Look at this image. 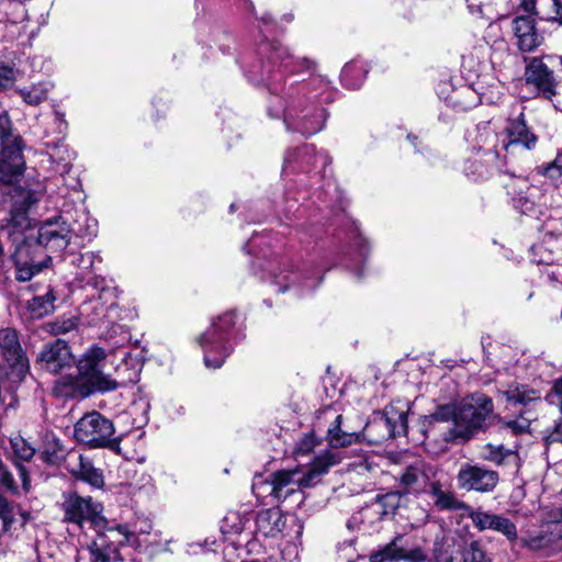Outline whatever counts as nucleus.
<instances>
[{
    "mask_svg": "<svg viewBox=\"0 0 562 562\" xmlns=\"http://www.w3.org/2000/svg\"><path fill=\"white\" fill-rule=\"evenodd\" d=\"M12 258L15 265V278L21 282L31 280L35 273H38L44 267H47L50 260L49 258H45L44 260L35 261L32 256L31 246L26 243L16 246Z\"/></svg>",
    "mask_w": 562,
    "mask_h": 562,
    "instance_id": "b1692460",
    "label": "nucleus"
},
{
    "mask_svg": "<svg viewBox=\"0 0 562 562\" xmlns=\"http://www.w3.org/2000/svg\"><path fill=\"white\" fill-rule=\"evenodd\" d=\"M553 390L559 397L560 408L562 412V376L554 382Z\"/></svg>",
    "mask_w": 562,
    "mask_h": 562,
    "instance_id": "e2e57ef3",
    "label": "nucleus"
},
{
    "mask_svg": "<svg viewBox=\"0 0 562 562\" xmlns=\"http://www.w3.org/2000/svg\"><path fill=\"white\" fill-rule=\"evenodd\" d=\"M269 274L271 283L277 286L278 292H285L295 289L297 295H302L305 291L314 290L322 281V277H316L317 272L303 273L295 269L291 262H284L276 269H270Z\"/></svg>",
    "mask_w": 562,
    "mask_h": 562,
    "instance_id": "f8f14e48",
    "label": "nucleus"
},
{
    "mask_svg": "<svg viewBox=\"0 0 562 562\" xmlns=\"http://www.w3.org/2000/svg\"><path fill=\"white\" fill-rule=\"evenodd\" d=\"M460 553L462 562H492L480 540L465 542Z\"/></svg>",
    "mask_w": 562,
    "mask_h": 562,
    "instance_id": "a19ab883",
    "label": "nucleus"
},
{
    "mask_svg": "<svg viewBox=\"0 0 562 562\" xmlns=\"http://www.w3.org/2000/svg\"><path fill=\"white\" fill-rule=\"evenodd\" d=\"M55 123L58 134H64L67 130V121L65 120V114L55 110Z\"/></svg>",
    "mask_w": 562,
    "mask_h": 562,
    "instance_id": "13d9d810",
    "label": "nucleus"
},
{
    "mask_svg": "<svg viewBox=\"0 0 562 562\" xmlns=\"http://www.w3.org/2000/svg\"><path fill=\"white\" fill-rule=\"evenodd\" d=\"M122 356L121 362L114 366L115 379L105 373L108 369V355L98 345H93L86 350L78 362L77 369L79 374L91 384L94 391H114L128 383H135L138 380L143 366V351L136 355L123 351Z\"/></svg>",
    "mask_w": 562,
    "mask_h": 562,
    "instance_id": "7ed1b4c3",
    "label": "nucleus"
},
{
    "mask_svg": "<svg viewBox=\"0 0 562 562\" xmlns=\"http://www.w3.org/2000/svg\"><path fill=\"white\" fill-rule=\"evenodd\" d=\"M547 2L552 3L553 14L544 16V19L559 22L562 25V0H547Z\"/></svg>",
    "mask_w": 562,
    "mask_h": 562,
    "instance_id": "5fc2aeb1",
    "label": "nucleus"
},
{
    "mask_svg": "<svg viewBox=\"0 0 562 562\" xmlns=\"http://www.w3.org/2000/svg\"><path fill=\"white\" fill-rule=\"evenodd\" d=\"M49 155L53 162L57 165L58 172L64 175L70 171L71 162L75 159V153L66 145H56Z\"/></svg>",
    "mask_w": 562,
    "mask_h": 562,
    "instance_id": "79ce46f5",
    "label": "nucleus"
},
{
    "mask_svg": "<svg viewBox=\"0 0 562 562\" xmlns=\"http://www.w3.org/2000/svg\"><path fill=\"white\" fill-rule=\"evenodd\" d=\"M65 456V448L53 432H46L43 438L42 457L47 463H57Z\"/></svg>",
    "mask_w": 562,
    "mask_h": 562,
    "instance_id": "c9c22d12",
    "label": "nucleus"
},
{
    "mask_svg": "<svg viewBox=\"0 0 562 562\" xmlns=\"http://www.w3.org/2000/svg\"><path fill=\"white\" fill-rule=\"evenodd\" d=\"M355 245L358 247L359 255L361 257H364L368 254L369 246H368L367 240L362 236L359 235L357 237Z\"/></svg>",
    "mask_w": 562,
    "mask_h": 562,
    "instance_id": "bf43d9fd",
    "label": "nucleus"
},
{
    "mask_svg": "<svg viewBox=\"0 0 562 562\" xmlns=\"http://www.w3.org/2000/svg\"><path fill=\"white\" fill-rule=\"evenodd\" d=\"M510 202L518 212L532 214L541 196L538 187L532 186L527 178L513 177L505 184Z\"/></svg>",
    "mask_w": 562,
    "mask_h": 562,
    "instance_id": "a211bd4d",
    "label": "nucleus"
},
{
    "mask_svg": "<svg viewBox=\"0 0 562 562\" xmlns=\"http://www.w3.org/2000/svg\"><path fill=\"white\" fill-rule=\"evenodd\" d=\"M493 413V402L484 394H475L458 405H440L426 417V436L435 435L438 424H446L440 430L445 441H467L480 430Z\"/></svg>",
    "mask_w": 562,
    "mask_h": 562,
    "instance_id": "f03ea898",
    "label": "nucleus"
},
{
    "mask_svg": "<svg viewBox=\"0 0 562 562\" xmlns=\"http://www.w3.org/2000/svg\"><path fill=\"white\" fill-rule=\"evenodd\" d=\"M75 363L70 347L63 339H56L43 346L36 356V364L50 373H61Z\"/></svg>",
    "mask_w": 562,
    "mask_h": 562,
    "instance_id": "f3484780",
    "label": "nucleus"
},
{
    "mask_svg": "<svg viewBox=\"0 0 562 562\" xmlns=\"http://www.w3.org/2000/svg\"><path fill=\"white\" fill-rule=\"evenodd\" d=\"M55 296L52 291H47L44 295L33 297L27 302V310L33 318H42L55 308Z\"/></svg>",
    "mask_w": 562,
    "mask_h": 562,
    "instance_id": "58836bf2",
    "label": "nucleus"
},
{
    "mask_svg": "<svg viewBox=\"0 0 562 562\" xmlns=\"http://www.w3.org/2000/svg\"><path fill=\"white\" fill-rule=\"evenodd\" d=\"M492 0H465L469 12L473 15L490 19Z\"/></svg>",
    "mask_w": 562,
    "mask_h": 562,
    "instance_id": "8fccbe9b",
    "label": "nucleus"
},
{
    "mask_svg": "<svg viewBox=\"0 0 562 562\" xmlns=\"http://www.w3.org/2000/svg\"><path fill=\"white\" fill-rule=\"evenodd\" d=\"M68 259H69L70 265H72L74 267H77L83 271L91 270L94 266L95 260H98L99 262H101V260H102L98 254L92 252V251H88L85 254L70 252L68 255Z\"/></svg>",
    "mask_w": 562,
    "mask_h": 562,
    "instance_id": "de8ad7c7",
    "label": "nucleus"
},
{
    "mask_svg": "<svg viewBox=\"0 0 562 562\" xmlns=\"http://www.w3.org/2000/svg\"><path fill=\"white\" fill-rule=\"evenodd\" d=\"M514 33L517 46L524 53L535 50L542 44L543 37L537 32L533 20L528 16H517L514 20Z\"/></svg>",
    "mask_w": 562,
    "mask_h": 562,
    "instance_id": "a878e982",
    "label": "nucleus"
},
{
    "mask_svg": "<svg viewBox=\"0 0 562 562\" xmlns=\"http://www.w3.org/2000/svg\"><path fill=\"white\" fill-rule=\"evenodd\" d=\"M330 164L326 153H316L313 145H304L300 148L286 151L283 164V172L286 175L313 170L319 172Z\"/></svg>",
    "mask_w": 562,
    "mask_h": 562,
    "instance_id": "2eb2a0df",
    "label": "nucleus"
},
{
    "mask_svg": "<svg viewBox=\"0 0 562 562\" xmlns=\"http://www.w3.org/2000/svg\"><path fill=\"white\" fill-rule=\"evenodd\" d=\"M18 470H19V473H20V477L22 480V486H23V490L25 492L29 491L30 488V477L27 475V472L25 470V468L23 465H18Z\"/></svg>",
    "mask_w": 562,
    "mask_h": 562,
    "instance_id": "052dcab7",
    "label": "nucleus"
},
{
    "mask_svg": "<svg viewBox=\"0 0 562 562\" xmlns=\"http://www.w3.org/2000/svg\"><path fill=\"white\" fill-rule=\"evenodd\" d=\"M480 458L499 467L516 462L518 456L515 450L505 448L504 445L485 443L480 449Z\"/></svg>",
    "mask_w": 562,
    "mask_h": 562,
    "instance_id": "7c9ffc66",
    "label": "nucleus"
},
{
    "mask_svg": "<svg viewBox=\"0 0 562 562\" xmlns=\"http://www.w3.org/2000/svg\"><path fill=\"white\" fill-rule=\"evenodd\" d=\"M105 338L110 340L112 349L111 356L115 357L117 349L125 346V344L130 341L131 335L124 326L114 324L105 334Z\"/></svg>",
    "mask_w": 562,
    "mask_h": 562,
    "instance_id": "a18cd8bd",
    "label": "nucleus"
},
{
    "mask_svg": "<svg viewBox=\"0 0 562 562\" xmlns=\"http://www.w3.org/2000/svg\"><path fill=\"white\" fill-rule=\"evenodd\" d=\"M340 461L341 456L338 452L325 451L314 459L306 472L299 469L274 472L265 482V487L276 499H285L301 487H311L317 484L321 477Z\"/></svg>",
    "mask_w": 562,
    "mask_h": 562,
    "instance_id": "20e7f679",
    "label": "nucleus"
},
{
    "mask_svg": "<svg viewBox=\"0 0 562 562\" xmlns=\"http://www.w3.org/2000/svg\"><path fill=\"white\" fill-rule=\"evenodd\" d=\"M550 442H562V419L554 425L553 430L547 437Z\"/></svg>",
    "mask_w": 562,
    "mask_h": 562,
    "instance_id": "4d7b16f0",
    "label": "nucleus"
},
{
    "mask_svg": "<svg viewBox=\"0 0 562 562\" xmlns=\"http://www.w3.org/2000/svg\"><path fill=\"white\" fill-rule=\"evenodd\" d=\"M284 19L290 22L292 20V15H284Z\"/></svg>",
    "mask_w": 562,
    "mask_h": 562,
    "instance_id": "774afa93",
    "label": "nucleus"
},
{
    "mask_svg": "<svg viewBox=\"0 0 562 562\" xmlns=\"http://www.w3.org/2000/svg\"><path fill=\"white\" fill-rule=\"evenodd\" d=\"M61 508L64 520L85 529L86 526L95 530H104L110 524L102 515L103 506L92 497H82L77 493H64Z\"/></svg>",
    "mask_w": 562,
    "mask_h": 562,
    "instance_id": "6e6552de",
    "label": "nucleus"
},
{
    "mask_svg": "<svg viewBox=\"0 0 562 562\" xmlns=\"http://www.w3.org/2000/svg\"><path fill=\"white\" fill-rule=\"evenodd\" d=\"M524 79L536 97L553 101L559 94L560 80L554 71L543 61L541 57H529L524 59Z\"/></svg>",
    "mask_w": 562,
    "mask_h": 562,
    "instance_id": "9d476101",
    "label": "nucleus"
},
{
    "mask_svg": "<svg viewBox=\"0 0 562 562\" xmlns=\"http://www.w3.org/2000/svg\"><path fill=\"white\" fill-rule=\"evenodd\" d=\"M0 142L2 147L23 145L20 135L12 133L11 121L8 113L0 108Z\"/></svg>",
    "mask_w": 562,
    "mask_h": 562,
    "instance_id": "c03bdc74",
    "label": "nucleus"
},
{
    "mask_svg": "<svg viewBox=\"0 0 562 562\" xmlns=\"http://www.w3.org/2000/svg\"><path fill=\"white\" fill-rule=\"evenodd\" d=\"M256 240V235H254V237L251 238V240L249 241L248 245H246V249H247V252H250V247H252V244L255 243Z\"/></svg>",
    "mask_w": 562,
    "mask_h": 562,
    "instance_id": "0e129e2a",
    "label": "nucleus"
},
{
    "mask_svg": "<svg viewBox=\"0 0 562 562\" xmlns=\"http://www.w3.org/2000/svg\"><path fill=\"white\" fill-rule=\"evenodd\" d=\"M315 446H316V438L314 436V432L305 434L296 443L295 453L297 456L307 454L314 449Z\"/></svg>",
    "mask_w": 562,
    "mask_h": 562,
    "instance_id": "603ef678",
    "label": "nucleus"
},
{
    "mask_svg": "<svg viewBox=\"0 0 562 562\" xmlns=\"http://www.w3.org/2000/svg\"><path fill=\"white\" fill-rule=\"evenodd\" d=\"M120 562H138V561L133 560V559H131V560H123V559L121 558V561H120Z\"/></svg>",
    "mask_w": 562,
    "mask_h": 562,
    "instance_id": "338daca9",
    "label": "nucleus"
},
{
    "mask_svg": "<svg viewBox=\"0 0 562 562\" xmlns=\"http://www.w3.org/2000/svg\"><path fill=\"white\" fill-rule=\"evenodd\" d=\"M259 52L265 60L250 69L249 78L255 83L267 86L271 94L268 101L269 116L282 117L288 131L303 136L319 132L324 126L326 112L317 106L315 101H323V94L328 92L329 82L321 76L303 82L293 81L288 86L284 82L285 71L295 72L301 68L310 70L314 61L305 57H294L279 42L265 43ZM327 100V97L324 98V101Z\"/></svg>",
    "mask_w": 562,
    "mask_h": 562,
    "instance_id": "f257e3e1",
    "label": "nucleus"
},
{
    "mask_svg": "<svg viewBox=\"0 0 562 562\" xmlns=\"http://www.w3.org/2000/svg\"><path fill=\"white\" fill-rule=\"evenodd\" d=\"M425 467L423 461H416L408 465L401 475L402 485L407 490H419L428 480Z\"/></svg>",
    "mask_w": 562,
    "mask_h": 562,
    "instance_id": "72a5a7b5",
    "label": "nucleus"
},
{
    "mask_svg": "<svg viewBox=\"0 0 562 562\" xmlns=\"http://www.w3.org/2000/svg\"><path fill=\"white\" fill-rule=\"evenodd\" d=\"M236 323V314L226 312L214 319L211 326L199 337L198 341L204 353L207 368H221L232 352L231 338Z\"/></svg>",
    "mask_w": 562,
    "mask_h": 562,
    "instance_id": "423d86ee",
    "label": "nucleus"
},
{
    "mask_svg": "<svg viewBox=\"0 0 562 562\" xmlns=\"http://www.w3.org/2000/svg\"><path fill=\"white\" fill-rule=\"evenodd\" d=\"M9 443L10 449L16 459L30 461L35 454V449L21 435L10 437Z\"/></svg>",
    "mask_w": 562,
    "mask_h": 562,
    "instance_id": "49530a36",
    "label": "nucleus"
},
{
    "mask_svg": "<svg viewBox=\"0 0 562 562\" xmlns=\"http://www.w3.org/2000/svg\"><path fill=\"white\" fill-rule=\"evenodd\" d=\"M23 145L2 147L0 151V182L12 184L23 175L25 161Z\"/></svg>",
    "mask_w": 562,
    "mask_h": 562,
    "instance_id": "5701e85b",
    "label": "nucleus"
},
{
    "mask_svg": "<svg viewBox=\"0 0 562 562\" xmlns=\"http://www.w3.org/2000/svg\"><path fill=\"white\" fill-rule=\"evenodd\" d=\"M526 547L531 550L552 549L562 547V508H551L542 516L540 530L525 540Z\"/></svg>",
    "mask_w": 562,
    "mask_h": 562,
    "instance_id": "ddd939ff",
    "label": "nucleus"
},
{
    "mask_svg": "<svg viewBox=\"0 0 562 562\" xmlns=\"http://www.w3.org/2000/svg\"><path fill=\"white\" fill-rule=\"evenodd\" d=\"M367 72L368 70L362 63L352 61L345 65L340 78L346 88L356 90L362 86Z\"/></svg>",
    "mask_w": 562,
    "mask_h": 562,
    "instance_id": "f704fd0d",
    "label": "nucleus"
},
{
    "mask_svg": "<svg viewBox=\"0 0 562 562\" xmlns=\"http://www.w3.org/2000/svg\"><path fill=\"white\" fill-rule=\"evenodd\" d=\"M467 514L479 531L493 530L502 533L508 541H515L518 538L516 525L507 517L481 508L473 509L470 506Z\"/></svg>",
    "mask_w": 562,
    "mask_h": 562,
    "instance_id": "412c9836",
    "label": "nucleus"
},
{
    "mask_svg": "<svg viewBox=\"0 0 562 562\" xmlns=\"http://www.w3.org/2000/svg\"><path fill=\"white\" fill-rule=\"evenodd\" d=\"M501 167V158L492 144L487 148H480L465 162L463 171L473 181H482L492 177Z\"/></svg>",
    "mask_w": 562,
    "mask_h": 562,
    "instance_id": "6ab92c4d",
    "label": "nucleus"
},
{
    "mask_svg": "<svg viewBox=\"0 0 562 562\" xmlns=\"http://www.w3.org/2000/svg\"><path fill=\"white\" fill-rule=\"evenodd\" d=\"M52 89V85L48 82H38L36 85H32L26 88L20 89L18 92L22 100L32 106H36L44 102L47 97L48 92Z\"/></svg>",
    "mask_w": 562,
    "mask_h": 562,
    "instance_id": "4c0bfd02",
    "label": "nucleus"
},
{
    "mask_svg": "<svg viewBox=\"0 0 562 562\" xmlns=\"http://www.w3.org/2000/svg\"><path fill=\"white\" fill-rule=\"evenodd\" d=\"M78 318L75 316L56 318L44 325V330L50 335L59 336L78 329Z\"/></svg>",
    "mask_w": 562,
    "mask_h": 562,
    "instance_id": "37998d69",
    "label": "nucleus"
},
{
    "mask_svg": "<svg viewBox=\"0 0 562 562\" xmlns=\"http://www.w3.org/2000/svg\"><path fill=\"white\" fill-rule=\"evenodd\" d=\"M258 20L262 25L270 26L271 29L277 26L270 13H262Z\"/></svg>",
    "mask_w": 562,
    "mask_h": 562,
    "instance_id": "680f3d73",
    "label": "nucleus"
},
{
    "mask_svg": "<svg viewBox=\"0 0 562 562\" xmlns=\"http://www.w3.org/2000/svg\"><path fill=\"white\" fill-rule=\"evenodd\" d=\"M256 526L263 536H271L281 532L283 527L282 516L279 510L270 509L258 514Z\"/></svg>",
    "mask_w": 562,
    "mask_h": 562,
    "instance_id": "473e14b6",
    "label": "nucleus"
},
{
    "mask_svg": "<svg viewBox=\"0 0 562 562\" xmlns=\"http://www.w3.org/2000/svg\"><path fill=\"white\" fill-rule=\"evenodd\" d=\"M390 497V495H376L374 501L371 502V504L362 510V514L366 516L372 514L381 518L383 515L386 514L384 505Z\"/></svg>",
    "mask_w": 562,
    "mask_h": 562,
    "instance_id": "3c124183",
    "label": "nucleus"
},
{
    "mask_svg": "<svg viewBox=\"0 0 562 562\" xmlns=\"http://www.w3.org/2000/svg\"><path fill=\"white\" fill-rule=\"evenodd\" d=\"M406 423L405 413L395 412L393 407L385 408L384 412L376 413L359 432L361 441L379 445L405 431Z\"/></svg>",
    "mask_w": 562,
    "mask_h": 562,
    "instance_id": "9b49d317",
    "label": "nucleus"
},
{
    "mask_svg": "<svg viewBox=\"0 0 562 562\" xmlns=\"http://www.w3.org/2000/svg\"><path fill=\"white\" fill-rule=\"evenodd\" d=\"M342 416L337 415L326 432V440L331 448H344L361 441V435L357 431L342 429Z\"/></svg>",
    "mask_w": 562,
    "mask_h": 562,
    "instance_id": "c85d7f7f",
    "label": "nucleus"
},
{
    "mask_svg": "<svg viewBox=\"0 0 562 562\" xmlns=\"http://www.w3.org/2000/svg\"><path fill=\"white\" fill-rule=\"evenodd\" d=\"M95 538L89 544L90 562H119V546L135 543L136 531L126 525L109 524L104 530H95Z\"/></svg>",
    "mask_w": 562,
    "mask_h": 562,
    "instance_id": "1a4fd4ad",
    "label": "nucleus"
},
{
    "mask_svg": "<svg viewBox=\"0 0 562 562\" xmlns=\"http://www.w3.org/2000/svg\"><path fill=\"white\" fill-rule=\"evenodd\" d=\"M80 218H82L85 226H81L80 221H78L79 226L71 227L74 244L77 246H83L86 243L91 241L98 234L94 220L90 218L86 213H82Z\"/></svg>",
    "mask_w": 562,
    "mask_h": 562,
    "instance_id": "e433bc0d",
    "label": "nucleus"
},
{
    "mask_svg": "<svg viewBox=\"0 0 562 562\" xmlns=\"http://www.w3.org/2000/svg\"><path fill=\"white\" fill-rule=\"evenodd\" d=\"M0 349L11 367H25L27 361L21 348L16 330L12 328L0 329Z\"/></svg>",
    "mask_w": 562,
    "mask_h": 562,
    "instance_id": "bb28decb",
    "label": "nucleus"
},
{
    "mask_svg": "<svg viewBox=\"0 0 562 562\" xmlns=\"http://www.w3.org/2000/svg\"><path fill=\"white\" fill-rule=\"evenodd\" d=\"M71 473L78 480L90 484L92 487L101 488L104 484L102 472L94 468L89 459L82 456H78V461L71 469Z\"/></svg>",
    "mask_w": 562,
    "mask_h": 562,
    "instance_id": "2f4dec72",
    "label": "nucleus"
},
{
    "mask_svg": "<svg viewBox=\"0 0 562 562\" xmlns=\"http://www.w3.org/2000/svg\"><path fill=\"white\" fill-rule=\"evenodd\" d=\"M429 495L435 506L440 510H467L469 505L459 501L454 493L439 481L429 483Z\"/></svg>",
    "mask_w": 562,
    "mask_h": 562,
    "instance_id": "cd10ccee",
    "label": "nucleus"
},
{
    "mask_svg": "<svg viewBox=\"0 0 562 562\" xmlns=\"http://www.w3.org/2000/svg\"><path fill=\"white\" fill-rule=\"evenodd\" d=\"M114 432L113 423L95 411L82 416L75 426V437L79 442L120 452L121 439L114 437Z\"/></svg>",
    "mask_w": 562,
    "mask_h": 562,
    "instance_id": "0eeeda50",
    "label": "nucleus"
},
{
    "mask_svg": "<svg viewBox=\"0 0 562 562\" xmlns=\"http://www.w3.org/2000/svg\"><path fill=\"white\" fill-rule=\"evenodd\" d=\"M98 301L104 307V317H111L112 312L117 308V290L114 286H103L100 290Z\"/></svg>",
    "mask_w": 562,
    "mask_h": 562,
    "instance_id": "09e8293b",
    "label": "nucleus"
},
{
    "mask_svg": "<svg viewBox=\"0 0 562 562\" xmlns=\"http://www.w3.org/2000/svg\"><path fill=\"white\" fill-rule=\"evenodd\" d=\"M13 80V69L11 67L0 65V86L3 87Z\"/></svg>",
    "mask_w": 562,
    "mask_h": 562,
    "instance_id": "6e6d98bb",
    "label": "nucleus"
},
{
    "mask_svg": "<svg viewBox=\"0 0 562 562\" xmlns=\"http://www.w3.org/2000/svg\"><path fill=\"white\" fill-rule=\"evenodd\" d=\"M517 113V117H509L506 125V134L508 143L504 146L506 149L513 145H522L526 149L536 147L538 137L527 126L524 115V106L516 102L513 105V114Z\"/></svg>",
    "mask_w": 562,
    "mask_h": 562,
    "instance_id": "4be33fe9",
    "label": "nucleus"
},
{
    "mask_svg": "<svg viewBox=\"0 0 562 562\" xmlns=\"http://www.w3.org/2000/svg\"><path fill=\"white\" fill-rule=\"evenodd\" d=\"M542 2H547V0H518V7L528 14L539 15L544 19L541 11L537 9V4Z\"/></svg>",
    "mask_w": 562,
    "mask_h": 562,
    "instance_id": "864d4df0",
    "label": "nucleus"
},
{
    "mask_svg": "<svg viewBox=\"0 0 562 562\" xmlns=\"http://www.w3.org/2000/svg\"><path fill=\"white\" fill-rule=\"evenodd\" d=\"M29 518V513L21 510L18 505L10 502L0 492V519L2 521V530L4 532L10 531L16 522L23 527Z\"/></svg>",
    "mask_w": 562,
    "mask_h": 562,
    "instance_id": "c756f323",
    "label": "nucleus"
},
{
    "mask_svg": "<svg viewBox=\"0 0 562 562\" xmlns=\"http://www.w3.org/2000/svg\"><path fill=\"white\" fill-rule=\"evenodd\" d=\"M459 490L467 492L490 493L498 484L499 475L496 471L486 467L463 463L457 473Z\"/></svg>",
    "mask_w": 562,
    "mask_h": 562,
    "instance_id": "4468645a",
    "label": "nucleus"
},
{
    "mask_svg": "<svg viewBox=\"0 0 562 562\" xmlns=\"http://www.w3.org/2000/svg\"><path fill=\"white\" fill-rule=\"evenodd\" d=\"M40 199V193L33 190H16L10 212V225L16 228L30 227L27 211Z\"/></svg>",
    "mask_w": 562,
    "mask_h": 562,
    "instance_id": "393cba45",
    "label": "nucleus"
},
{
    "mask_svg": "<svg viewBox=\"0 0 562 562\" xmlns=\"http://www.w3.org/2000/svg\"><path fill=\"white\" fill-rule=\"evenodd\" d=\"M38 245L50 252H63L72 241V229L61 216L43 222L37 234Z\"/></svg>",
    "mask_w": 562,
    "mask_h": 562,
    "instance_id": "dca6fc26",
    "label": "nucleus"
},
{
    "mask_svg": "<svg viewBox=\"0 0 562 562\" xmlns=\"http://www.w3.org/2000/svg\"><path fill=\"white\" fill-rule=\"evenodd\" d=\"M249 521L245 514L229 510L222 520L221 531L225 535L240 533Z\"/></svg>",
    "mask_w": 562,
    "mask_h": 562,
    "instance_id": "ea45409f",
    "label": "nucleus"
},
{
    "mask_svg": "<svg viewBox=\"0 0 562 562\" xmlns=\"http://www.w3.org/2000/svg\"><path fill=\"white\" fill-rule=\"evenodd\" d=\"M498 396L507 409L518 413L516 418L505 419L504 427L515 435L528 432L531 422L537 419V409L542 405L541 392L527 384L512 383L499 390Z\"/></svg>",
    "mask_w": 562,
    "mask_h": 562,
    "instance_id": "39448f33",
    "label": "nucleus"
},
{
    "mask_svg": "<svg viewBox=\"0 0 562 562\" xmlns=\"http://www.w3.org/2000/svg\"><path fill=\"white\" fill-rule=\"evenodd\" d=\"M8 554H3L2 557H0V562H8Z\"/></svg>",
    "mask_w": 562,
    "mask_h": 562,
    "instance_id": "69168bd1",
    "label": "nucleus"
},
{
    "mask_svg": "<svg viewBox=\"0 0 562 562\" xmlns=\"http://www.w3.org/2000/svg\"><path fill=\"white\" fill-rule=\"evenodd\" d=\"M403 537L396 536L391 542L373 551L369 555L370 562H429L427 553L419 547L404 548Z\"/></svg>",
    "mask_w": 562,
    "mask_h": 562,
    "instance_id": "aec40b11",
    "label": "nucleus"
}]
</instances>
